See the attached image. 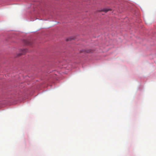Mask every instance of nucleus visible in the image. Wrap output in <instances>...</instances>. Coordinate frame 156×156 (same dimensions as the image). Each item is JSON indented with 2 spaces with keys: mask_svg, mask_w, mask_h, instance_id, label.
<instances>
[{
  "mask_svg": "<svg viewBox=\"0 0 156 156\" xmlns=\"http://www.w3.org/2000/svg\"><path fill=\"white\" fill-rule=\"evenodd\" d=\"M109 10L107 9H104L102 10V11L105 12H107Z\"/></svg>",
  "mask_w": 156,
  "mask_h": 156,
  "instance_id": "f03ea898",
  "label": "nucleus"
},
{
  "mask_svg": "<svg viewBox=\"0 0 156 156\" xmlns=\"http://www.w3.org/2000/svg\"><path fill=\"white\" fill-rule=\"evenodd\" d=\"M27 51L26 49H21L20 50V52L17 54V56H19L22 55L24 54Z\"/></svg>",
  "mask_w": 156,
  "mask_h": 156,
  "instance_id": "f257e3e1",
  "label": "nucleus"
}]
</instances>
